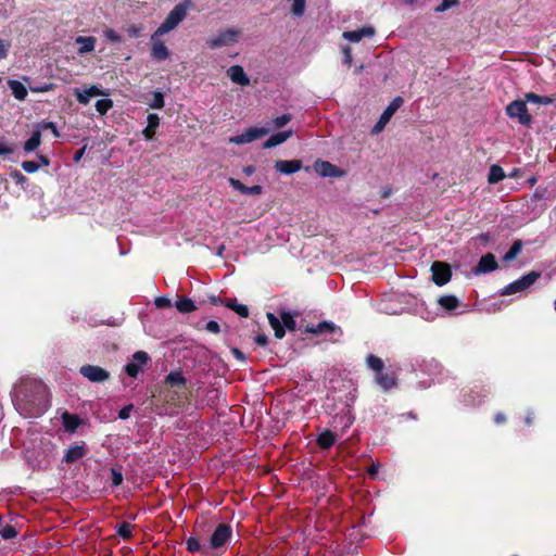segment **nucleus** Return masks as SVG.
Listing matches in <instances>:
<instances>
[{
    "label": "nucleus",
    "mask_w": 556,
    "mask_h": 556,
    "mask_svg": "<svg viewBox=\"0 0 556 556\" xmlns=\"http://www.w3.org/2000/svg\"><path fill=\"white\" fill-rule=\"evenodd\" d=\"M10 177L14 180L17 186L25 188L28 185V178L22 174L18 169H12Z\"/></svg>",
    "instance_id": "38"
},
{
    "label": "nucleus",
    "mask_w": 556,
    "mask_h": 556,
    "mask_svg": "<svg viewBox=\"0 0 556 556\" xmlns=\"http://www.w3.org/2000/svg\"><path fill=\"white\" fill-rule=\"evenodd\" d=\"M292 119V115L289 113L282 114L276 117L273 123L276 128H282Z\"/></svg>",
    "instance_id": "44"
},
{
    "label": "nucleus",
    "mask_w": 556,
    "mask_h": 556,
    "mask_svg": "<svg viewBox=\"0 0 556 556\" xmlns=\"http://www.w3.org/2000/svg\"><path fill=\"white\" fill-rule=\"evenodd\" d=\"M541 274L539 271H530L519 279L507 285L501 292L502 295H511L529 289L539 278Z\"/></svg>",
    "instance_id": "6"
},
{
    "label": "nucleus",
    "mask_w": 556,
    "mask_h": 556,
    "mask_svg": "<svg viewBox=\"0 0 556 556\" xmlns=\"http://www.w3.org/2000/svg\"><path fill=\"white\" fill-rule=\"evenodd\" d=\"M432 280L437 286L446 285L452 277V270L448 264L435 261L431 265Z\"/></svg>",
    "instance_id": "9"
},
{
    "label": "nucleus",
    "mask_w": 556,
    "mask_h": 556,
    "mask_svg": "<svg viewBox=\"0 0 556 556\" xmlns=\"http://www.w3.org/2000/svg\"><path fill=\"white\" fill-rule=\"evenodd\" d=\"M522 250V241L521 240H515L509 250L504 255V261H513L517 257V255Z\"/></svg>",
    "instance_id": "36"
},
{
    "label": "nucleus",
    "mask_w": 556,
    "mask_h": 556,
    "mask_svg": "<svg viewBox=\"0 0 556 556\" xmlns=\"http://www.w3.org/2000/svg\"><path fill=\"white\" fill-rule=\"evenodd\" d=\"M175 306L177 311L182 314H188L197 309L194 302L187 296L178 298V300L175 303Z\"/></svg>",
    "instance_id": "31"
},
{
    "label": "nucleus",
    "mask_w": 556,
    "mask_h": 556,
    "mask_svg": "<svg viewBox=\"0 0 556 556\" xmlns=\"http://www.w3.org/2000/svg\"><path fill=\"white\" fill-rule=\"evenodd\" d=\"M404 100L402 97H395L390 103L389 105L387 106V109L382 112V114L380 115V118L379 121L376 123V125L374 126L372 128V132H380L384 126L387 125V123L391 119V117L393 116V114L401 108V105L403 104Z\"/></svg>",
    "instance_id": "8"
},
{
    "label": "nucleus",
    "mask_w": 556,
    "mask_h": 556,
    "mask_svg": "<svg viewBox=\"0 0 556 556\" xmlns=\"http://www.w3.org/2000/svg\"><path fill=\"white\" fill-rule=\"evenodd\" d=\"M337 441V435L331 430H324L317 435V445L321 450H329Z\"/></svg>",
    "instance_id": "24"
},
{
    "label": "nucleus",
    "mask_w": 556,
    "mask_h": 556,
    "mask_svg": "<svg viewBox=\"0 0 556 556\" xmlns=\"http://www.w3.org/2000/svg\"><path fill=\"white\" fill-rule=\"evenodd\" d=\"M79 374L90 382L101 383L110 379V372L96 365H84L79 369Z\"/></svg>",
    "instance_id": "7"
},
{
    "label": "nucleus",
    "mask_w": 556,
    "mask_h": 556,
    "mask_svg": "<svg viewBox=\"0 0 556 556\" xmlns=\"http://www.w3.org/2000/svg\"><path fill=\"white\" fill-rule=\"evenodd\" d=\"M299 315H300L299 312L291 313L286 309H281L279 312V316H280V319H281L285 330L288 329L289 331H294L296 329L295 317H298Z\"/></svg>",
    "instance_id": "25"
},
{
    "label": "nucleus",
    "mask_w": 556,
    "mask_h": 556,
    "mask_svg": "<svg viewBox=\"0 0 556 556\" xmlns=\"http://www.w3.org/2000/svg\"><path fill=\"white\" fill-rule=\"evenodd\" d=\"M292 136V130H285V131H279V132H276L274 134L273 136H270L264 143H263V148L264 149H271V148H275L281 143H283L285 141H287L290 137Z\"/></svg>",
    "instance_id": "22"
},
{
    "label": "nucleus",
    "mask_w": 556,
    "mask_h": 556,
    "mask_svg": "<svg viewBox=\"0 0 556 556\" xmlns=\"http://www.w3.org/2000/svg\"><path fill=\"white\" fill-rule=\"evenodd\" d=\"M148 125L142 130V135L147 140H152L155 136L156 129L160 126V117L155 113H150L147 117Z\"/></svg>",
    "instance_id": "21"
},
{
    "label": "nucleus",
    "mask_w": 556,
    "mask_h": 556,
    "mask_svg": "<svg viewBox=\"0 0 556 556\" xmlns=\"http://www.w3.org/2000/svg\"><path fill=\"white\" fill-rule=\"evenodd\" d=\"M188 5L186 3L176 4L173 10L168 13L164 22L157 27V29L153 34L154 37H160L166 33H169L174 28L178 26L180 22L187 15Z\"/></svg>",
    "instance_id": "3"
},
{
    "label": "nucleus",
    "mask_w": 556,
    "mask_h": 556,
    "mask_svg": "<svg viewBox=\"0 0 556 556\" xmlns=\"http://www.w3.org/2000/svg\"><path fill=\"white\" fill-rule=\"evenodd\" d=\"M504 178H505V172L500 165L494 164L490 167V172L488 175L489 184H491V185L497 184L501 180H503Z\"/></svg>",
    "instance_id": "33"
},
{
    "label": "nucleus",
    "mask_w": 556,
    "mask_h": 556,
    "mask_svg": "<svg viewBox=\"0 0 556 556\" xmlns=\"http://www.w3.org/2000/svg\"><path fill=\"white\" fill-rule=\"evenodd\" d=\"M314 169L320 177H341L344 172L328 161L317 160Z\"/></svg>",
    "instance_id": "14"
},
{
    "label": "nucleus",
    "mask_w": 556,
    "mask_h": 556,
    "mask_svg": "<svg viewBox=\"0 0 556 556\" xmlns=\"http://www.w3.org/2000/svg\"><path fill=\"white\" fill-rule=\"evenodd\" d=\"M116 533L125 541H129L132 538L130 523L123 521L117 525Z\"/></svg>",
    "instance_id": "37"
},
{
    "label": "nucleus",
    "mask_w": 556,
    "mask_h": 556,
    "mask_svg": "<svg viewBox=\"0 0 556 556\" xmlns=\"http://www.w3.org/2000/svg\"><path fill=\"white\" fill-rule=\"evenodd\" d=\"M74 94L76 97V100L80 103V104H87L91 97H89V92L87 89H84V90H80V89H75L74 91Z\"/></svg>",
    "instance_id": "45"
},
{
    "label": "nucleus",
    "mask_w": 556,
    "mask_h": 556,
    "mask_svg": "<svg viewBox=\"0 0 556 556\" xmlns=\"http://www.w3.org/2000/svg\"><path fill=\"white\" fill-rule=\"evenodd\" d=\"M11 396L15 409L25 418L39 417L50 406L48 387L36 378H21Z\"/></svg>",
    "instance_id": "1"
},
{
    "label": "nucleus",
    "mask_w": 556,
    "mask_h": 556,
    "mask_svg": "<svg viewBox=\"0 0 556 556\" xmlns=\"http://www.w3.org/2000/svg\"><path fill=\"white\" fill-rule=\"evenodd\" d=\"M233 534L229 523H218L208 540V548L213 551L224 549L231 541Z\"/></svg>",
    "instance_id": "5"
},
{
    "label": "nucleus",
    "mask_w": 556,
    "mask_h": 556,
    "mask_svg": "<svg viewBox=\"0 0 556 556\" xmlns=\"http://www.w3.org/2000/svg\"><path fill=\"white\" fill-rule=\"evenodd\" d=\"M458 0H442V2L435 8V12H444L453 7L458 5Z\"/></svg>",
    "instance_id": "47"
},
{
    "label": "nucleus",
    "mask_w": 556,
    "mask_h": 556,
    "mask_svg": "<svg viewBox=\"0 0 556 556\" xmlns=\"http://www.w3.org/2000/svg\"><path fill=\"white\" fill-rule=\"evenodd\" d=\"M111 475H112V484L114 486H118L123 483V473L122 471L115 469V468H112L111 469Z\"/></svg>",
    "instance_id": "52"
},
{
    "label": "nucleus",
    "mask_w": 556,
    "mask_h": 556,
    "mask_svg": "<svg viewBox=\"0 0 556 556\" xmlns=\"http://www.w3.org/2000/svg\"><path fill=\"white\" fill-rule=\"evenodd\" d=\"M11 42L9 40L0 39V61L8 56Z\"/></svg>",
    "instance_id": "53"
},
{
    "label": "nucleus",
    "mask_w": 556,
    "mask_h": 556,
    "mask_svg": "<svg viewBox=\"0 0 556 556\" xmlns=\"http://www.w3.org/2000/svg\"><path fill=\"white\" fill-rule=\"evenodd\" d=\"M63 425L68 432H74L80 425V419L77 415L68 413L63 414Z\"/></svg>",
    "instance_id": "34"
},
{
    "label": "nucleus",
    "mask_w": 556,
    "mask_h": 556,
    "mask_svg": "<svg viewBox=\"0 0 556 556\" xmlns=\"http://www.w3.org/2000/svg\"><path fill=\"white\" fill-rule=\"evenodd\" d=\"M498 268V263L493 253H486L482 255L473 269L476 275L488 274Z\"/></svg>",
    "instance_id": "15"
},
{
    "label": "nucleus",
    "mask_w": 556,
    "mask_h": 556,
    "mask_svg": "<svg viewBox=\"0 0 556 556\" xmlns=\"http://www.w3.org/2000/svg\"><path fill=\"white\" fill-rule=\"evenodd\" d=\"M126 31L129 35V37L137 38L141 35V27L132 24L126 28Z\"/></svg>",
    "instance_id": "55"
},
{
    "label": "nucleus",
    "mask_w": 556,
    "mask_h": 556,
    "mask_svg": "<svg viewBox=\"0 0 556 556\" xmlns=\"http://www.w3.org/2000/svg\"><path fill=\"white\" fill-rule=\"evenodd\" d=\"M152 48H151V56L156 61H165L169 58L170 52L168 48L164 45L159 37L151 36Z\"/></svg>",
    "instance_id": "17"
},
{
    "label": "nucleus",
    "mask_w": 556,
    "mask_h": 556,
    "mask_svg": "<svg viewBox=\"0 0 556 556\" xmlns=\"http://www.w3.org/2000/svg\"><path fill=\"white\" fill-rule=\"evenodd\" d=\"M293 4L291 11L294 15L301 16L305 11V0H292Z\"/></svg>",
    "instance_id": "43"
},
{
    "label": "nucleus",
    "mask_w": 556,
    "mask_h": 556,
    "mask_svg": "<svg viewBox=\"0 0 556 556\" xmlns=\"http://www.w3.org/2000/svg\"><path fill=\"white\" fill-rule=\"evenodd\" d=\"M165 105V100H164V96L161 91H155L153 93V99L151 102H149V106L151 109H156V110H160V109H163Z\"/></svg>",
    "instance_id": "41"
},
{
    "label": "nucleus",
    "mask_w": 556,
    "mask_h": 556,
    "mask_svg": "<svg viewBox=\"0 0 556 556\" xmlns=\"http://www.w3.org/2000/svg\"><path fill=\"white\" fill-rule=\"evenodd\" d=\"M41 143V131L37 129L33 131L30 138L24 142L23 149L25 153L34 152Z\"/></svg>",
    "instance_id": "30"
},
{
    "label": "nucleus",
    "mask_w": 556,
    "mask_h": 556,
    "mask_svg": "<svg viewBox=\"0 0 556 556\" xmlns=\"http://www.w3.org/2000/svg\"><path fill=\"white\" fill-rule=\"evenodd\" d=\"M254 342L260 346H266L268 343V337L265 333H258L254 337Z\"/></svg>",
    "instance_id": "59"
},
{
    "label": "nucleus",
    "mask_w": 556,
    "mask_h": 556,
    "mask_svg": "<svg viewBox=\"0 0 556 556\" xmlns=\"http://www.w3.org/2000/svg\"><path fill=\"white\" fill-rule=\"evenodd\" d=\"M205 330H207L208 332L217 334V333L220 332V326H219V324L217 321L210 320L205 325Z\"/></svg>",
    "instance_id": "56"
},
{
    "label": "nucleus",
    "mask_w": 556,
    "mask_h": 556,
    "mask_svg": "<svg viewBox=\"0 0 556 556\" xmlns=\"http://www.w3.org/2000/svg\"><path fill=\"white\" fill-rule=\"evenodd\" d=\"M18 534L17 530L15 529L14 526L10 525V523H5L3 526V528L0 530V535L2 536V539L4 540H11V539H14L16 538Z\"/></svg>",
    "instance_id": "39"
},
{
    "label": "nucleus",
    "mask_w": 556,
    "mask_h": 556,
    "mask_svg": "<svg viewBox=\"0 0 556 556\" xmlns=\"http://www.w3.org/2000/svg\"><path fill=\"white\" fill-rule=\"evenodd\" d=\"M85 455L86 448L84 445H74L66 451L65 455L63 456V462L66 464H73L83 458Z\"/></svg>",
    "instance_id": "23"
},
{
    "label": "nucleus",
    "mask_w": 556,
    "mask_h": 556,
    "mask_svg": "<svg viewBox=\"0 0 556 556\" xmlns=\"http://www.w3.org/2000/svg\"><path fill=\"white\" fill-rule=\"evenodd\" d=\"M134 406L131 404L124 406L118 412V418L126 420L130 417V412L132 410Z\"/></svg>",
    "instance_id": "58"
},
{
    "label": "nucleus",
    "mask_w": 556,
    "mask_h": 556,
    "mask_svg": "<svg viewBox=\"0 0 556 556\" xmlns=\"http://www.w3.org/2000/svg\"><path fill=\"white\" fill-rule=\"evenodd\" d=\"M352 61H353L352 49H351V47L346 46V47L343 48V62L348 66H351L352 65Z\"/></svg>",
    "instance_id": "57"
},
{
    "label": "nucleus",
    "mask_w": 556,
    "mask_h": 556,
    "mask_svg": "<svg viewBox=\"0 0 556 556\" xmlns=\"http://www.w3.org/2000/svg\"><path fill=\"white\" fill-rule=\"evenodd\" d=\"M266 317L268 319V324L274 330V334L276 339H282L286 336V330L282 326L280 317L278 318L274 313L267 312Z\"/></svg>",
    "instance_id": "26"
},
{
    "label": "nucleus",
    "mask_w": 556,
    "mask_h": 556,
    "mask_svg": "<svg viewBox=\"0 0 556 556\" xmlns=\"http://www.w3.org/2000/svg\"><path fill=\"white\" fill-rule=\"evenodd\" d=\"M305 333H312V334H323V333H339L342 336V330L339 326L333 324L332 321H319L317 325H311L306 326L304 329Z\"/></svg>",
    "instance_id": "13"
},
{
    "label": "nucleus",
    "mask_w": 556,
    "mask_h": 556,
    "mask_svg": "<svg viewBox=\"0 0 556 556\" xmlns=\"http://www.w3.org/2000/svg\"><path fill=\"white\" fill-rule=\"evenodd\" d=\"M269 132V128L265 127H250L239 136L231 137L230 142L236 144H243L260 139Z\"/></svg>",
    "instance_id": "10"
},
{
    "label": "nucleus",
    "mask_w": 556,
    "mask_h": 556,
    "mask_svg": "<svg viewBox=\"0 0 556 556\" xmlns=\"http://www.w3.org/2000/svg\"><path fill=\"white\" fill-rule=\"evenodd\" d=\"M157 308H169L172 307V301L167 296H157L154 301Z\"/></svg>",
    "instance_id": "50"
},
{
    "label": "nucleus",
    "mask_w": 556,
    "mask_h": 556,
    "mask_svg": "<svg viewBox=\"0 0 556 556\" xmlns=\"http://www.w3.org/2000/svg\"><path fill=\"white\" fill-rule=\"evenodd\" d=\"M438 303L445 309V311H454L458 307L459 301L455 295H443L438 300Z\"/></svg>",
    "instance_id": "35"
},
{
    "label": "nucleus",
    "mask_w": 556,
    "mask_h": 556,
    "mask_svg": "<svg viewBox=\"0 0 556 556\" xmlns=\"http://www.w3.org/2000/svg\"><path fill=\"white\" fill-rule=\"evenodd\" d=\"M13 152H14V148H12L5 143H0V155L11 154Z\"/></svg>",
    "instance_id": "62"
},
{
    "label": "nucleus",
    "mask_w": 556,
    "mask_h": 556,
    "mask_svg": "<svg viewBox=\"0 0 556 556\" xmlns=\"http://www.w3.org/2000/svg\"><path fill=\"white\" fill-rule=\"evenodd\" d=\"M505 113L510 119L516 121L522 126L531 127L533 123V117L529 113L526 100L517 99L511 101L506 105Z\"/></svg>",
    "instance_id": "4"
},
{
    "label": "nucleus",
    "mask_w": 556,
    "mask_h": 556,
    "mask_svg": "<svg viewBox=\"0 0 556 556\" xmlns=\"http://www.w3.org/2000/svg\"><path fill=\"white\" fill-rule=\"evenodd\" d=\"M186 548L190 553L207 554L208 546L202 545L197 538L190 536L186 541Z\"/></svg>",
    "instance_id": "32"
},
{
    "label": "nucleus",
    "mask_w": 556,
    "mask_h": 556,
    "mask_svg": "<svg viewBox=\"0 0 556 556\" xmlns=\"http://www.w3.org/2000/svg\"><path fill=\"white\" fill-rule=\"evenodd\" d=\"M113 106V101L109 98L106 99H100L96 102V110L101 114L104 115L108 113L110 109Z\"/></svg>",
    "instance_id": "40"
},
{
    "label": "nucleus",
    "mask_w": 556,
    "mask_h": 556,
    "mask_svg": "<svg viewBox=\"0 0 556 556\" xmlns=\"http://www.w3.org/2000/svg\"><path fill=\"white\" fill-rule=\"evenodd\" d=\"M21 166L28 174H33L40 168V165L35 161H23Z\"/></svg>",
    "instance_id": "46"
},
{
    "label": "nucleus",
    "mask_w": 556,
    "mask_h": 556,
    "mask_svg": "<svg viewBox=\"0 0 556 556\" xmlns=\"http://www.w3.org/2000/svg\"><path fill=\"white\" fill-rule=\"evenodd\" d=\"M39 129H49L52 132L54 138L60 137V131H59L55 123H53V122H42L39 125Z\"/></svg>",
    "instance_id": "48"
},
{
    "label": "nucleus",
    "mask_w": 556,
    "mask_h": 556,
    "mask_svg": "<svg viewBox=\"0 0 556 556\" xmlns=\"http://www.w3.org/2000/svg\"><path fill=\"white\" fill-rule=\"evenodd\" d=\"M228 77L232 83L240 86H248L250 84V78L245 74L243 67L241 65H232L227 71Z\"/></svg>",
    "instance_id": "19"
},
{
    "label": "nucleus",
    "mask_w": 556,
    "mask_h": 556,
    "mask_svg": "<svg viewBox=\"0 0 556 556\" xmlns=\"http://www.w3.org/2000/svg\"><path fill=\"white\" fill-rule=\"evenodd\" d=\"M262 193H263V187L260 185L248 187L247 194L260 195Z\"/></svg>",
    "instance_id": "60"
},
{
    "label": "nucleus",
    "mask_w": 556,
    "mask_h": 556,
    "mask_svg": "<svg viewBox=\"0 0 556 556\" xmlns=\"http://www.w3.org/2000/svg\"><path fill=\"white\" fill-rule=\"evenodd\" d=\"M37 159H38L37 163L40 166H49L50 165V159L47 155L39 154Z\"/></svg>",
    "instance_id": "64"
},
{
    "label": "nucleus",
    "mask_w": 556,
    "mask_h": 556,
    "mask_svg": "<svg viewBox=\"0 0 556 556\" xmlns=\"http://www.w3.org/2000/svg\"><path fill=\"white\" fill-rule=\"evenodd\" d=\"M165 383L172 388L185 389L187 380L181 371H172L165 377Z\"/></svg>",
    "instance_id": "28"
},
{
    "label": "nucleus",
    "mask_w": 556,
    "mask_h": 556,
    "mask_svg": "<svg viewBox=\"0 0 556 556\" xmlns=\"http://www.w3.org/2000/svg\"><path fill=\"white\" fill-rule=\"evenodd\" d=\"M375 28L372 26H364L356 30H348L343 33V38L350 42H358L365 37H372L375 35Z\"/></svg>",
    "instance_id": "18"
},
{
    "label": "nucleus",
    "mask_w": 556,
    "mask_h": 556,
    "mask_svg": "<svg viewBox=\"0 0 556 556\" xmlns=\"http://www.w3.org/2000/svg\"><path fill=\"white\" fill-rule=\"evenodd\" d=\"M228 181L232 188H235L236 190L240 191L243 194H247L248 186H245L243 182L235 178H229Z\"/></svg>",
    "instance_id": "51"
},
{
    "label": "nucleus",
    "mask_w": 556,
    "mask_h": 556,
    "mask_svg": "<svg viewBox=\"0 0 556 556\" xmlns=\"http://www.w3.org/2000/svg\"><path fill=\"white\" fill-rule=\"evenodd\" d=\"M238 35L239 31L227 29L225 31H220L216 37L208 39L206 43L211 49H218L236 42Z\"/></svg>",
    "instance_id": "12"
},
{
    "label": "nucleus",
    "mask_w": 556,
    "mask_h": 556,
    "mask_svg": "<svg viewBox=\"0 0 556 556\" xmlns=\"http://www.w3.org/2000/svg\"><path fill=\"white\" fill-rule=\"evenodd\" d=\"M88 92H89V97L93 98V97H98V96H101L102 94V90L99 89L97 86H91L89 88H87Z\"/></svg>",
    "instance_id": "63"
},
{
    "label": "nucleus",
    "mask_w": 556,
    "mask_h": 556,
    "mask_svg": "<svg viewBox=\"0 0 556 556\" xmlns=\"http://www.w3.org/2000/svg\"><path fill=\"white\" fill-rule=\"evenodd\" d=\"M224 305L227 308L236 312L240 317H249V307L244 304H239L236 298H227L224 301Z\"/></svg>",
    "instance_id": "29"
},
{
    "label": "nucleus",
    "mask_w": 556,
    "mask_h": 556,
    "mask_svg": "<svg viewBox=\"0 0 556 556\" xmlns=\"http://www.w3.org/2000/svg\"><path fill=\"white\" fill-rule=\"evenodd\" d=\"M150 359L149 355L144 351H137L132 355V362H129L125 366V372L131 377L136 378L138 374L142 370L141 365H144Z\"/></svg>",
    "instance_id": "11"
},
{
    "label": "nucleus",
    "mask_w": 556,
    "mask_h": 556,
    "mask_svg": "<svg viewBox=\"0 0 556 556\" xmlns=\"http://www.w3.org/2000/svg\"><path fill=\"white\" fill-rule=\"evenodd\" d=\"M54 85L52 83H46L38 86H30V91L35 93L48 92L53 89Z\"/></svg>",
    "instance_id": "49"
},
{
    "label": "nucleus",
    "mask_w": 556,
    "mask_h": 556,
    "mask_svg": "<svg viewBox=\"0 0 556 556\" xmlns=\"http://www.w3.org/2000/svg\"><path fill=\"white\" fill-rule=\"evenodd\" d=\"M8 86L16 100L24 101L28 94L26 87L18 80H8Z\"/></svg>",
    "instance_id": "27"
},
{
    "label": "nucleus",
    "mask_w": 556,
    "mask_h": 556,
    "mask_svg": "<svg viewBox=\"0 0 556 556\" xmlns=\"http://www.w3.org/2000/svg\"><path fill=\"white\" fill-rule=\"evenodd\" d=\"M275 169L285 175H292L299 172L303 167L301 160L283 161L279 160L275 162Z\"/></svg>",
    "instance_id": "16"
},
{
    "label": "nucleus",
    "mask_w": 556,
    "mask_h": 556,
    "mask_svg": "<svg viewBox=\"0 0 556 556\" xmlns=\"http://www.w3.org/2000/svg\"><path fill=\"white\" fill-rule=\"evenodd\" d=\"M231 354L240 362H244L247 359L244 353L238 348H231Z\"/></svg>",
    "instance_id": "61"
},
{
    "label": "nucleus",
    "mask_w": 556,
    "mask_h": 556,
    "mask_svg": "<svg viewBox=\"0 0 556 556\" xmlns=\"http://www.w3.org/2000/svg\"><path fill=\"white\" fill-rule=\"evenodd\" d=\"M103 35H104L105 39L111 42L119 43L123 40L122 36L117 31H115L113 28L105 27V29L103 30Z\"/></svg>",
    "instance_id": "42"
},
{
    "label": "nucleus",
    "mask_w": 556,
    "mask_h": 556,
    "mask_svg": "<svg viewBox=\"0 0 556 556\" xmlns=\"http://www.w3.org/2000/svg\"><path fill=\"white\" fill-rule=\"evenodd\" d=\"M526 102L542 104V96H539L534 92H527L525 94Z\"/></svg>",
    "instance_id": "54"
},
{
    "label": "nucleus",
    "mask_w": 556,
    "mask_h": 556,
    "mask_svg": "<svg viewBox=\"0 0 556 556\" xmlns=\"http://www.w3.org/2000/svg\"><path fill=\"white\" fill-rule=\"evenodd\" d=\"M75 42L79 45L77 50L78 54L83 55L94 50L97 39L92 36H78Z\"/></svg>",
    "instance_id": "20"
},
{
    "label": "nucleus",
    "mask_w": 556,
    "mask_h": 556,
    "mask_svg": "<svg viewBox=\"0 0 556 556\" xmlns=\"http://www.w3.org/2000/svg\"><path fill=\"white\" fill-rule=\"evenodd\" d=\"M366 364L376 372L375 381L382 390L389 391L397 386V377L395 372L391 370L384 371V363L380 357L369 354L366 357Z\"/></svg>",
    "instance_id": "2"
}]
</instances>
